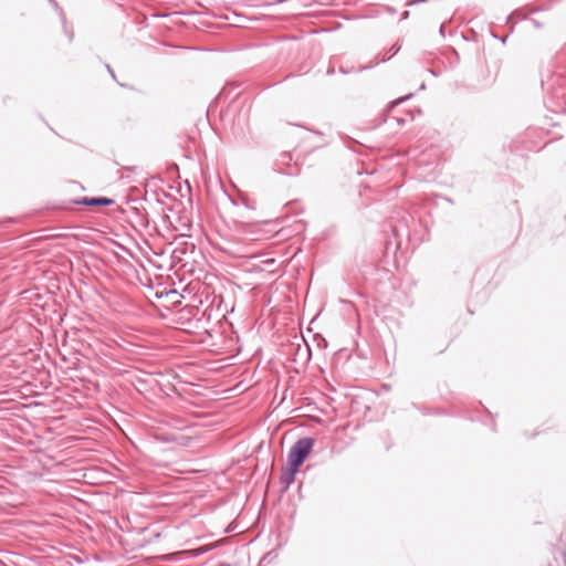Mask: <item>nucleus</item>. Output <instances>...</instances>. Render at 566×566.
<instances>
[{
	"label": "nucleus",
	"instance_id": "1",
	"mask_svg": "<svg viewBox=\"0 0 566 566\" xmlns=\"http://www.w3.org/2000/svg\"><path fill=\"white\" fill-rule=\"evenodd\" d=\"M315 440L311 437L297 440L287 453V463L300 467L314 447Z\"/></svg>",
	"mask_w": 566,
	"mask_h": 566
},
{
	"label": "nucleus",
	"instance_id": "2",
	"mask_svg": "<svg viewBox=\"0 0 566 566\" xmlns=\"http://www.w3.org/2000/svg\"><path fill=\"white\" fill-rule=\"evenodd\" d=\"M297 470L298 467L294 464H289L286 468L282 469L281 483L284 485L285 489H289L290 485L293 484Z\"/></svg>",
	"mask_w": 566,
	"mask_h": 566
},
{
	"label": "nucleus",
	"instance_id": "3",
	"mask_svg": "<svg viewBox=\"0 0 566 566\" xmlns=\"http://www.w3.org/2000/svg\"><path fill=\"white\" fill-rule=\"evenodd\" d=\"M114 200L105 197H97V198H83L78 203L85 205V206H111L113 205Z\"/></svg>",
	"mask_w": 566,
	"mask_h": 566
},
{
	"label": "nucleus",
	"instance_id": "4",
	"mask_svg": "<svg viewBox=\"0 0 566 566\" xmlns=\"http://www.w3.org/2000/svg\"><path fill=\"white\" fill-rule=\"evenodd\" d=\"M400 50V46L396 43L391 46L390 51L392 52V55H395Z\"/></svg>",
	"mask_w": 566,
	"mask_h": 566
},
{
	"label": "nucleus",
	"instance_id": "5",
	"mask_svg": "<svg viewBox=\"0 0 566 566\" xmlns=\"http://www.w3.org/2000/svg\"><path fill=\"white\" fill-rule=\"evenodd\" d=\"M107 70H108V72H109V74H111L113 77H115V74H114L113 70H112L108 65H107Z\"/></svg>",
	"mask_w": 566,
	"mask_h": 566
},
{
	"label": "nucleus",
	"instance_id": "6",
	"mask_svg": "<svg viewBox=\"0 0 566 566\" xmlns=\"http://www.w3.org/2000/svg\"><path fill=\"white\" fill-rule=\"evenodd\" d=\"M440 33L441 34L443 33V27L442 25L440 27Z\"/></svg>",
	"mask_w": 566,
	"mask_h": 566
},
{
	"label": "nucleus",
	"instance_id": "7",
	"mask_svg": "<svg viewBox=\"0 0 566 566\" xmlns=\"http://www.w3.org/2000/svg\"><path fill=\"white\" fill-rule=\"evenodd\" d=\"M52 3H54V6H56V3L54 2V0H50Z\"/></svg>",
	"mask_w": 566,
	"mask_h": 566
}]
</instances>
